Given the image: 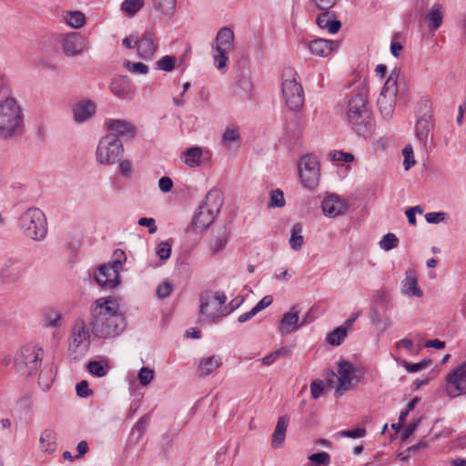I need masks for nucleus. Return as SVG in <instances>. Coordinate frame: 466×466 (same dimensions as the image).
I'll list each match as a JSON object with an SVG mask.
<instances>
[{"label": "nucleus", "mask_w": 466, "mask_h": 466, "mask_svg": "<svg viewBox=\"0 0 466 466\" xmlns=\"http://www.w3.org/2000/svg\"><path fill=\"white\" fill-rule=\"evenodd\" d=\"M93 334L101 339H111L121 334L126 322L119 313V304L113 298H100L90 308Z\"/></svg>", "instance_id": "obj_1"}, {"label": "nucleus", "mask_w": 466, "mask_h": 466, "mask_svg": "<svg viewBox=\"0 0 466 466\" xmlns=\"http://www.w3.org/2000/svg\"><path fill=\"white\" fill-rule=\"evenodd\" d=\"M346 121L359 136L367 137L371 134L374 120L371 110L368 106L367 95L363 90L358 91L349 99Z\"/></svg>", "instance_id": "obj_2"}, {"label": "nucleus", "mask_w": 466, "mask_h": 466, "mask_svg": "<svg viewBox=\"0 0 466 466\" xmlns=\"http://www.w3.org/2000/svg\"><path fill=\"white\" fill-rule=\"evenodd\" d=\"M2 139L15 138L24 131L23 109L12 96L10 88L2 84Z\"/></svg>", "instance_id": "obj_3"}, {"label": "nucleus", "mask_w": 466, "mask_h": 466, "mask_svg": "<svg viewBox=\"0 0 466 466\" xmlns=\"http://www.w3.org/2000/svg\"><path fill=\"white\" fill-rule=\"evenodd\" d=\"M17 228L25 238L42 241L47 235L46 214L38 208H28L19 216Z\"/></svg>", "instance_id": "obj_4"}, {"label": "nucleus", "mask_w": 466, "mask_h": 466, "mask_svg": "<svg viewBox=\"0 0 466 466\" xmlns=\"http://www.w3.org/2000/svg\"><path fill=\"white\" fill-rule=\"evenodd\" d=\"M222 207V198L218 191L208 192L205 200L199 206L193 217L191 228L196 233L202 232L208 228L219 213Z\"/></svg>", "instance_id": "obj_5"}, {"label": "nucleus", "mask_w": 466, "mask_h": 466, "mask_svg": "<svg viewBox=\"0 0 466 466\" xmlns=\"http://www.w3.org/2000/svg\"><path fill=\"white\" fill-rule=\"evenodd\" d=\"M89 325L90 323H86L83 319H77L74 321L68 344V357L71 360H80L88 352L91 344Z\"/></svg>", "instance_id": "obj_6"}, {"label": "nucleus", "mask_w": 466, "mask_h": 466, "mask_svg": "<svg viewBox=\"0 0 466 466\" xmlns=\"http://www.w3.org/2000/svg\"><path fill=\"white\" fill-rule=\"evenodd\" d=\"M235 35L228 26L221 27L210 44L211 54L215 67L221 71L225 69L229 61V55L235 48Z\"/></svg>", "instance_id": "obj_7"}, {"label": "nucleus", "mask_w": 466, "mask_h": 466, "mask_svg": "<svg viewBox=\"0 0 466 466\" xmlns=\"http://www.w3.org/2000/svg\"><path fill=\"white\" fill-rule=\"evenodd\" d=\"M282 95L287 106L293 111L299 110L304 104V92L298 74L292 68L282 73Z\"/></svg>", "instance_id": "obj_8"}, {"label": "nucleus", "mask_w": 466, "mask_h": 466, "mask_svg": "<svg viewBox=\"0 0 466 466\" xmlns=\"http://www.w3.org/2000/svg\"><path fill=\"white\" fill-rule=\"evenodd\" d=\"M44 350L35 344L22 347L15 356L16 369L26 376L35 374L42 365Z\"/></svg>", "instance_id": "obj_9"}, {"label": "nucleus", "mask_w": 466, "mask_h": 466, "mask_svg": "<svg viewBox=\"0 0 466 466\" xmlns=\"http://www.w3.org/2000/svg\"><path fill=\"white\" fill-rule=\"evenodd\" d=\"M400 76V72L397 68L393 69L387 80L384 83V86L380 91V94L378 97V106L380 111V114L384 118H390L393 115L395 105H396V97L398 94V80Z\"/></svg>", "instance_id": "obj_10"}, {"label": "nucleus", "mask_w": 466, "mask_h": 466, "mask_svg": "<svg viewBox=\"0 0 466 466\" xmlns=\"http://www.w3.org/2000/svg\"><path fill=\"white\" fill-rule=\"evenodd\" d=\"M124 153L122 142L116 135H106L98 142L96 159L101 165L116 163Z\"/></svg>", "instance_id": "obj_11"}, {"label": "nucleus", "mask_w": 466, "mask_h": 466, "mask_svg": "<svg viewBox=\"0 0 466 466\" xmlns=\"http://www.w3.org/2000/svg\"><path fill=\"white\" fill-rule=\"evenodd\" d=\"M363 372L353 363L346 360L338 362V376L336 385L332 386L336 395L340 396L343 391L351 390L360 380Z\"/></svg>", "instance_id": "obj_12"}, {"label": "nucleus", "mask_w": 466, "mask_h": 466, "mask_svg": "<svg viewBox=\"0 0 466 466\" xmlns=\"http://www.w3.org/2000/svg\"><path fill=\"white\" fill-rule=\"evenodd\" d=\"M299 180L308 189L317 187L319 180V163L316 157L306 155L300 157L298 163Z\"/></svg>", "instance_id": "obj_13"}, {"label": "nucleus", "mask_w": 466, "mask_h": 466, "mask_svg": "<svg viewBox=\"0 0 466 466\" xmlns=\"http://www.w3.org/2000/svg\"><path fill=\"white\" fill-rule=\"evenodd\" d=\"M445 391L450 398L466 394V361L447 374Z\"/></svg>", "instance_id": "obj_14"}, {"label": "nucleus", "mask_w": 466, "mask_h": 466, "mask_svg": "<svg viewBox=\"0 0 466 466\" xmlns=\"http://www.w3.org/2000/svg\"><path fill=\"white\" fill-rule=\"evenodd\" d=\"M228 315L226 309H219V307L210 299V295L208 293L203 295L200 299L199 309V322H210L215 319Z\"/></svg>", "instance_id": "obj_15"}, {"label": "nucleus", "mask_w": 466, "mask_h": 466, "mask_svg": "<svg viewBox=\"0 0 466 466\" xmlns=\"http://www.w3.org/2000/svg\"><path fill=\"white\" fill-rule=\"evenodd\" d=\"M321 209L325 217L334 218L345 214L348 206L345 200L339 195L329 194L323 198Z\"/></svg>", "instance_id": "obj_16"}, {"label": "nucleus", "mask_w": 466, "mask_h": 466, "mask_svg": "<svg viewBox=\"0 0 466 466\" xmlns=\"http://www.w3.org/2000/svg\"><path fill=\"white\" fill-rule=\"evenodd\" d=\"M61 46L66 56H76L86 49V43L79 33L73 32L63 37Z\"/></svg>", "instance_id": "obj_17"}, {"label": "nucleus", "mask_w": 466, "mask_h": 466, "mask_svg": "<svg viewBox=\"0 0 466 466\" xmlns=\"http://www.w3.org/2000/svg\"><path fill=\"white\" fill-rule=\"evenodd\" d=\"M120 272L113 266L105 264L98 268L95 279L99 286L113 289L120 283Z\"/></svg>", "instance_id": "obj_18"}, {"label": "nucleus", "mask_w": 466, "mask_h": 466, "mask_svg": "<svg viewBox=\"0 0 466 466\" xmlns=\"http://www.w3.org/2000/svg\"><path fill=\"white\" fill-rule=\"evenodd\" d=\"M157 39L152 32L146 31L137 40V50L140 58L150 60L157 49Z\"/></svg>", "instance_id": "obj_19"}, {"label": "nucleus", "mask_w": 466, "mask_h": 466, "mask_svg": "<svg viewBox=\"0 0 466 466\" xmlns=\"http://www.w3.org/2000/svg\"><path fill=\"white\" fill-rule=\"evenodd\" d=\"M299 308L297 306H293L289 312L283 315L279 325V331L281 335L289 334L298 330L302 326L307 325L305 320H301V322H299Z\"/></svg>", "instance_id": "obj_20"}, {"label": "nucleus", "mask_w": 466, "mask_h": 466, "mask_svg": "<svg viewBox=\"0 0 466 466\" xmlns=\"http://www.w3.org/2000/svg\"><path fill=\"white\" fill-rule=\"evenodd\" d=\"M96 112V105L89 99H82L72 107L73 118L76 123L82 124L91 119Z\"/></svg>", "instance_id": "obj_21"}, {"label": "nucleus", "mask_w": 466, "mask_h": 466, "mask_svg": "<svg viewBox=\"0 0 466 466\" xmlns=\"http://www.w3.org/2000/svg\"><path fill=\"white\" fill-rule=\"evenodd\" d=\"M152 12L159 20L167 22L171 20L177 11V0H151Z\"/></svg>", "instance_id": "obj_22"}, {"label": "nucleus", "mask_w": 466, "mask_h": 466, "mask_svg": "<svg viewBox=\"0 0 466 466\" xmlns=\"http://www.w3.org/2000/svg\"><path fill=\"white\" fill-rule=\"evenodd\" d=\"M105 124L107 129L111 131L109 135H116L117 138L119 137L132 138L136 135V127L126 120L109 119Z\"/></svg>", "instance_id": "obj_23"}, {"label": "nucleus", "mask_w": 466, "mask_h": 466, "mask_svg": "<svg viewBox=\"0 0 466 466\" xmlns=\"http://www.w3.org/2000/svg\"><path fill=\"white\" fill-rule=\"evenodd\" d=\"M111 92L121 99L130 100L135 94V88L125 76L114 78L110 84Z\"/></svg>", "instance_id": "obj_24"}, {"label": "nucleus", "mask_w": 466, "mask_h": 466, "mask_svg": "<svg viewBox=\"0 0 466 466\" xmlns=\"http://www.w3.org/2000/svg\"><path fill=\"white\" fill-rule=\"evenodd\" d=\"M221 144L228 150L237 149L241 145V135L237 124L228 125L221 136Z\"/></svg>", "instance_id": "obj_25"}, {"label": "nucleus", "mask_w": 466, "mask_h": 466, "mask_svg": "<svg viewBox=\"0 0 466 466\" xmlns=\"http://www.w3.org/2000/svg\"><path fill=\"white\" fill-rule=\"evenodd\" d=\"M309 48L313 56L327 57L339 48V43L337 41L318 38L309 43Z\"/></svg>", "instance_id": "obj_26"}, {"label": "nucleus", "mask_w": 466, "mask_h": 466, "mask_svg": "<svg viewBox=\"0 0 466 466\" xmlns=\"http://www.w3.org/2000/svg\"><path fill=\"white\" fill-rule=\"evenodd\" d=\"M401 292L409 297L420 298L423 296V291L418 285L417 273L414 270H407L405 278L401 281Z\"/></svg>", "instance_id": "obj_27"}, {"label": "nucleus", "mask_w": 466, "mask_h": 466, "mask_svg": "<svg viewBox=\"0 0 466 466\" xmlns=\"http://www.w3.org/2000/svg\"><path fill=\"white\" fill-rule=\"evenodd\" d=\"M24 270V264L20 260L15 258H8L2 267V279L15 281L22 276Z\"/></svg>", "instance_id": "obj_28"}, {"label": "nucleus", "mask_w": 466, "mask_h": 466, "mask_svg": "<svg viewBox=\"0 0 466 466\" xmlns=\"http://www.w3.org/2000/svg\"><path fill=\"white\" fill-rule=\"evenodd\" d=\"M222 364V360L219 356H209L201 358L198 361L197 373L200 377H207L218 370Z\"/></svg>", "instance_id": "obj_29"}, {"label": "nucleus", "mask_w": 466, "mask_h": 466, "mask_svg": "<svg viewBox=\"0 0 466 466\" xmlns=\"http://www.w3.org/2000/svg\"><path fill=\"white\" fill-rule=\"evenodd\" d=\"M289 423L288 416L284 415L279 418L274 432L272 434L271 445L275 449L283 446Z\"/></svg>", "instance_id": "obj_30"}, {"label": "nucleus", "mask_w": 466, "mask_h": 466, "mask_svg": "<svg viewBox=\"0 0 466 466\" xmlns=\"http://www.w3.org/2000/svg\"><path fill=\"white\" fill-rule=\"evenodd\" d=\"M443 14L442 6L440 4L436 3L431 6L426 15L428 28L431 31H435L441 27L443 21Z\"/></svg>", "instance_id": "obj_31"}, {"label": "nucleus", "mask_w": 466, "mask_h": 466, "mask_svg": "<svg viewBox=\"0 0 466 466\" xmlns=\"http://www.w3.org/2000/svg\"><path fill=\"white\" fill-rule=\"evenodd\" d=\"M202 157L203 150L200 147H189L181 155V160L191 168L200 166Z\"/></svg>", "instance_id": "obj_32"}, {"label": "nucleus", "mask_w": 466, "mask_h": 466, "mask_svg": "<svg viewBox=\"0 0 466 466\" xmlns=\"http://www.w3.org/2000/svg\"><path fill=\"white\" fill-rule=\"evenodd\" d=\"M316 23L319 27L327 29L330 34H336L341 26V23L339 20L333 19L329 12L319 14L316 18Z\"/></svg>", "instance_id": "obj_33"}, {"label": "nucleus", "mask_w": 466, "mask_h": 466, "mask_svg": "<svg viewBox=\"0 0 466 466\" xmlns=\"http://www.w3.org/2000/svg\"><path fill=\"white\" fill-rule=\"evenodd\" d=\"M433 127V124L430 117L422 116L418 119L415 127V133L418 140L426 146L429 134Z\"/></svg>", "instance_id": "obj_34"}, {"label": "nucleus", "mask_w": 466, "mask_h": 466, "mask_svg": "<svg viewBox=\"0 0 466 466\" xmlns=\"http://www.w3.org/2000/svg\"><path fill=\"white\" fill-rule=\"evenodd\" d=\"M62 18L67 25L75 29L81 28L86 24V16L80 11H66Z\"/></svg>", "instance_id": "obj_35"}, {"label": "nucleus", "mask_w": 466, "mask_h": 466, "mask_svg": "<svg viewBox=\"0 0 466 466\" xmlns=\"http://www.w3.org/2000/svg\"><path fill=\"white\" fill-rule=\"evenodd\" d=\"M40 449L47 453L56 450V435L52 430H45L39 439Z\"/></svg>", "instance_id": "obj_36"}, {"label": "nucleus", "mask_w": 466, "mask_h": 466, "mask_svg": "<svg viewBox=\"0 0 466 466\" xmlns=\"http://www.w3.org/2000/svg\"><path fill=\"white\" fill-rule=\"evenodd\" d=\"M348 333L349 331L346 327H337L326 335L325 341L332 347H338L342 344Z\"/></svg>", "instance_id": "obj_37"}, {"label": "nucleus", "mask_w": 466, "mask_h": 466, "mask_svg": "<svg viewBox=\"0 0 466 466\" xmlns=\"http://www.w3.org/2000/svg\"><path fill=\"white\" fill-rule=\"evenodd\" d=\"M252 82L248 77H241L235 88V95L241 99H249L252 96Z\"/></svg>", "instance_id": "obj_38"}, {"label": "nucleus", "mask_w": 466, "mask_h": 466, "mask_svg": "<svg viewBox=\"0 0 466 466\" xmlns=\"http://www.w3.org/2000/svg\"><path fill=\"white\" fill-rule=\"evenodd\" d=\"M302 231V226L300 224H295L291 228L289 243L293 250H299L304 244Z\"/></svg>", "instance_id": "obj_39"}, {"label": "nucleus", "mask_w": 466, "mask_h": 466, "mask_svg": "<svg viewBox=\"0 0 466 466\" xmlns=\"http://www.w3.org/2000/svg\"><path fill=\"white\" fill-rule=\"evenodd\" d=\"M109 365L105 360H92L87 364L88 371L95 377L102 378L105 377L109 371Z\"/></svg>", "instance_id": "obj_40"}, {"label": "nucleus", "mask_w": 466, "mask_h": 466, "mask_svg": "<svg viewBox=\"0 0 466 466\" xmlns=\"http://www.w3.org/2000/svg\"><path fill=\"white\" fill-rule=\"evenodd\" d=\"M55 380V373L51 368L45 367L39 373L38 385L44 390H50Z\"/></svg>", "instance_id": "obj_41"}, {"label": "nucleus", "mask_w": 466, "mask_h": 466, "mask_svg": "<svg viewBox=\"0 0 466 466\" xmlns=\"http://www.w3.org/2000/svg\"><path fill=\"white\" fill-rule=\"evenodd\" d=\"M143 5L144 0H125L121 4V11L128 16H133Z\"/></svg>", "instance_id": "obj_42"}, {"label": "nucleus", "mask_w": 466, "mask_h": 466, "mask_svg": "<svg viewBox=\"0 0 466 466\" xmlns=\"http://www.w3.org/2000/svg\"><path fill=\"white\" fill-rule=\"evenodd\" d=\"M155 378V371L149 367H142L137 372V380L142 387H147Z\"/></svg>", "instance_id": "obj_43"}, {"label": "nucleus", "mask_w": 466, "mask_h": 466, "mask_svg": "<svg viewBox=\"0 0 466 466\" xmlns=\"http://www.w3.org/2000/svg\"><path fill=\"white\" fill-rule=\"evenodd\" d=\"M399 245V238L393 233H387L379 242L380 248L384 251H390Z\"/></svg>", "instance_id": "obj_44"}, {"label": "nucleus", "mask_w": 466, "mask_h": 466, "mask_svg": "<svg viewBox=\"0 0 466 466\" xmlns=\"http://www.w3.org/2000/svg\"><path fill=\"white\" fill-rule=\"evenodd\" d=\"M61 314L56 309H47L45 312L44 321L46 327L55 328L59 325Z\"/></svg>", "instance_id": "obj_45"}, {"label": "nucleus", "mask_w": 466, "mask_h": 466, "mask_svg": "<svg viewBox=\"0 0 466 466\" xmlns=\"http://www.w3.org/2000/svg\"><path fill=\"white\" fill-rule=\"evenodd\" d=\"M290 350L287 349L286 347H281L278 349L277 350L269 353L268 355L265 356L261 361L263 365L270 366L272 365L280 356L283 355H289Z\"/></svg>", "instance_id": "obj_46"}, {"label": "nucleus", "mask_w": 466, "mask_h": 466, "mask_svg": "<svg viewBox=\"0 0 466 466\" xmlns=\"http://www.w3.org/2000/svg\"><path fill=\"white\" fill-rule=\"evenodd\" d=\"M124 66L132 74L147 75L148 73L147 66L141 62L126 61Z\"/></svg>", "instance_id": "obj_47"}, {"label": "nucleus", "mask_w": 466, "mask_h": 466, "mask_svg": "<svg viewBox=\"0 0 466 466\" xmlns=\"http://www.w3.org/2000/svg\"><path fill=\"white\" fill-rule=\"evenodd\" d=\"M431 364V360H423L418 363H410L406 360L401 361V365L405 368V370L410 373L418 372L420 370L428 368Z\"/></svg>", "instance_id": "obj_48"}, {"label": "nucleus", "mask_w": 466, "mask_h": 466, "mask_svg": "<svg viewBox=\"0 0 466 466\" xmlns=\"http://www.w3.org/2000/svg\"><path fill=\"white\" fill-rule=\"evenodd\" d=\"M285 206L284 194L281 189H275L270 192L268 207L282 208Z\"/></svg>", "instance_id": "obj_49"}, {"label": "nucleus", "mask_w": 466, "mask_h": 466, "mask_svg": "<svg viewBox=\"0 0 466 466\" xmlns=\"http://www.w3.org/2000/svg\"><path fill=\"white\" fill-rule=\"evenodd\" d=\"M403 155V167L405 170H409L415 164L413 148L410 144L406 145L402 149Z\"/></svg>", "instance_id": "obj_50"}, {"label": "nucleus", "mask_w": 466, "mask_h": 466, "mask_svg": "<svg viewBox=\"0 0 466 466\" xmlns=\"http://www.w3.org/2000/svg\"><path fill=\"white\" fill-rule=\"evenodd\" d=\"M329 157L333 162L340 161L345 163H350L354 160V156L351 153L343 152L339 150L330 151L329 154Z\"/></svg>", "instance_id": "obj_51"}, {"label": "nucleus", "mask_w": 466, "mask_h": 466, "mask_svg": "<svg viewBox=\"0 0 466 466\" xmlns=\"http://www.w3.org/2000/svg\"><path fill=\"white\" fill-rule=\"evenodd\" d=\"M309 460L316 466H328L330 463V456L326 451L313 453L309 456Z\"/></svg>", "instance_id": "obj_52"}, {"label": "nucleus", "mask_w": 466, "mask_h": 466, "mask_svg": "<svg viewBox=\"0 0 466 466\" xmlns=\"http://www.w3.org/2000/svg\"><path fill=\"white\" fill-rule=\"evenodd\" d=\"M176 58L171 56H165L157 62V67L159 70L170 72L174 69Z\"/></svg>", "instance_id": "obj_53"}, {"label": "nucleus", "mask_w": 466, "mask_h": 466, "mask_svg": "<svg viewBox=\"0 0 466 466\" xmlns=\"http://www.w3.org/2000/svg\"><path fill=\"white\" fill-rule=\"evenodd\" d=\"M126 260L127 257L125 252L121 249H116L113 254L112 261H110L108 264L122 271L123 264Z\"/></svg>", "instance_id": "obj_54"}, {"label": "nucleus", "mask_w": 466, "mask_h": 466, "mask_svg": "<svg viewBox=\"0 0 466 466\" xmlns=\"http://www.w3.org/2000/svg\"><path fill=\"white\" fill-rule=\"evenodd\" d=\"M366 434V430L363 428H357L353 430L341 431L336 434V437L358 439L362 438Z\"/></svg>", "instance_id": "obj_55"}, {"label": "nucleus", "mask_w": 466, "mask_h": 466, "mask_svg": "<svg viewBox=\"0 0 466 466\" xmlns=\"http://www.w3.org/2000/svg\"><path fill=\"white\" fill-rule=\"evenodd\" d=\"M171 245L167 241H161L156 250L157 256L162 259L167 260L170 257Z\"/></svg>", "instance_id": "obj_56"}, {"label": "nucleus", "mask_w": 466, "mask_h": 466, "mask_svg": "<svg viewBox=\"0 0 466 466\" xmlns=\"http://www.w3.org/2000/svg\"><path fill=\"white\" fill-rule=\"evenodd\" d=\"M172 292H173V286L167 280L162 282L158 286L157 290V294L158 298H160V299H166V298L169 297Z\"/></svg>", "instance_id": "obj_57"}, {"label": "nucleus", "mask_w": 466, "mask_h": 466, "mask_svg": "<svg viewBox=\"0 0 466 466\" xmlns=\"http://www.w3.org/2000/svg\"><path fill=\"white\" fill-rule=\"evenodd\" d=\"M419 402V398L415 397L413 398L406 406V409L402 410L400 414L399 418V424H403L405 421L407 416L410 411H412L416 406V404Z\"/></svg>", "instance_id": "obj_58"}, {"label": "nucleus", "mask_w": 466, "mask_h": 466, "mask_svg": "<svg viewBox=\"0 0 466 466\" xmlns=\"http://www.w3.org/2000/svg\"><path fill=\"white\" fill-rule=\"evenodd\" d=\"M76 390V394L81 398H86L92 394V390L89 389V385L86 380H82L77 383Z\"/></svg>", "instance_id": "obj_59"}, {"label": "nucleus", "mask_w": 466, "mask_h": 466, "mask_svg": "<svg viewBox=\"0 0 466 466\" xmlns=\"http://www.w3.org/2000/svg\"><path fill=\"white\" fill-rule=\"evenodd\" d=\"M324 390V382L322 380H313L310 384V392L313 399H319Z\"/></svg>", "instance_id": "obj_60"}, {"label": "nucleus", "mask_w": 466, "mask_h": 466, "mask_svg": "<svg viewBox=\"0 0 466 466\" xmlns=\"http://www.w3.org/2000/svg\"><path fill=\"white\" fill-rule=\"evenodd\" d=\"M137 223L141 227H147L149 234H154L157 230L156 220L153 218H141L138 219Z\"/></svg>", "instance_id": "obj_61"}, {"label": "nucleus", "mask_w": 466, "mask_h": 466, "mask_svg": "<svg viewBox=\"0 0 466 466\" xmlns=\"http://www.w3.org/2000/svg\"><path fill=\"white\" fill-rule=\"evenodd\" d=\"M444 212H429L425 215V219L430 224H437L445 219Z\"/></svg>", "instance_id": "obj_62"}, {"label": "nucleus", "mask_w": 466, "mask_h": 466, "mask_svg": "<svg viewBox=\"0 0 466 466\" xmlns=\"http://www.w3.org/2000/svg\"><path fill=\"white\" fill-rule=\"evenodd\" d=\"M118 169L122 176L128 177L132 173V164L128 159H124L120 161Z\"/></svg>", "instance_id": "obj_63"}, {"label": "nucleus", "mask_w": 466, "mask_h": 466, "mask_svg": "<svg viewBox=\"0 0 466 466\" xmlns=\"http://www.w3.org/2000/svg\"><path fill=\"white\" fill-rule=\"evenodd\" d=\"M158 187L164 193H167V192L171 191V189L173 187L172 179L168 177H162L158 180Z\"/></svg>", "instance_id": "obj_64"}]
</instances>
